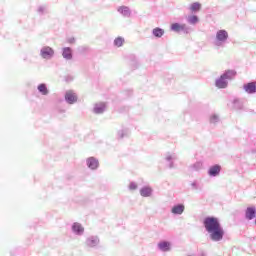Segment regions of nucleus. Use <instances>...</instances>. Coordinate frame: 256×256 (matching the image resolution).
<instances>
[{
    "mask_svg": "<svg viewBox=\"0 0 256 256\" xmlns=\"http://www.w3.org/2000/svg\"><path fill=\"white\" fill-rule=\"evenodd\" d=\"M203 225L209 235L210 241L214 243H219V241H223V237H225V230L218 218L215 217H206L203 221Z\"/></svg>",
    "mask_w": 256,
    "mask_h": 256,
    "instance_id": "nucleus-1",
    "label": "nucleus"
},
{
    "mask_svg": "<svg viewBox=\"0 0 256 256\" xmlns=\"http://www.w3.org/2000/svg\"><path fill=\"white\" fill-rule=\"evenodd\" d=\"M229 43V32L225 29L217 30L212 38V45L215 49H224Z\"/></svg>",
    "mask_w": 256,
    "mask_h": 256,
    "instance_id": "nucleus-2",
    "label": "nucleus"
},
{
    "mask_svg": "<svg viewBox=\"0 0 256 256\" xmlns=\"http://www.w3.org/2000/svg\"><path fill=\"white\" fill-rule=\"evenodd\" d=\"M237 76V71L235 70H226L224 73L216 78L215 80V87L217 89H227L229 87V81H233Z\"/></svg>",
    "mask_w": 256,
    "mask_h": 256,
    "instance_id": "nucleus-3",
    "label": "nucleus"
},
{
    "mask_svg": "<svg viewBox=\"0 0 256 256\" xmlns=\"http://www.w3.org/2000/svg\"><path fill=\"white\" fill-rule=\"evenodd\" d=\"M39 56L45 61H51V59L55 57V49H53L51 46H43L40 49Z\"/></svg>",
    "mask_w": 256,
    "mask_h": 256,
    "instance_id": "nucleus-4",
    "label": "nucleus"
},
{
    "mask_svg": "<svg viewBox=\"0 0 256 256\" xmlns=\"http://www.w3.org/2000/svg\"><path fill=\"white\" fill-rule=\"evenodd\" d=\"M64 99L68 105H75L79 101V96L73 90H67L64 95Z\"/></svg>",
    "mask_w": 256,
    "mask_h": 256,
    "instance_id": "nucleus-5",
    "label": "nucleus"
},
{
    "mask_svg": "<svg viewBox=\"0 0 256 256\" xmlns=\"http://www.w3.org/2000/svg\"><path fill=\"white\" fill-rule=\"evenodd\" d=\"M71 231L74 235H77V237H81L85 233V228L81 223L74 222L71 226Z\"/></svg>",
    "mask_w": 256,
    "mask_h": 256,
    "instance_id": "nucleus-6",
    "label": "nucleus"
},
{
    "mask_svg": "<svg viewBox=\"0 0 256 256\" xmlns=\"http://www.w3.org/2000/svg\"><path fill=\"white\" fill-rule=\"evenodd\" d=\"M86 166L90 171H97L99 169V160L95 157H88L86 159Z\"/></svg>",
    "mask_w": 256,
    "mask_h": 256,
    "instance_id": "nucleus-7",
    "label": "nucleus"
},
{
    "mask_svg": "<svg viewBox=\"0 0 256 256\" xmlns=\"http://www.w3.org/2000/svg\"><path fill=\"white\" fill-rule=\"evenodd\" d=\"M99 243H101V241L97 236H89L88 238H86L85 241L86 247H90V249H95V247H99Z\"/></svg>",
    "mask_w": 256,
    "mask_h": 256,
    "instance_id": "nucleus-8",
    "label": "nucleus"
},
{
    "mask_svg": "<svg viewBox=\"0 0 256 256\" xmlns=\"http://www.w3.org/2000/svg\"><path fill=\"white\" fill-rule=\"evenodd\" d=\"M165 161L169 169H175V161H177V154L167 153L165 156Z\"/></svg>",
    "mask_w": 256,
    "mask_h": 256,
    "instance_id": "nucleus-9",
    "label": "nucleus"
},
{
    "mask_svg": "<svg viewBox=\"0 0 256 256\" xmlns=\"http://www.w3.org/2000/svg\"><path fill=\"white\" fill-rule=\"evenodd\" d=\"M208 175L209 177H219V175H221V165L216 164L210 166L208 169Z\"/></svg>",
    "mask_w": 256,
    "mask_h": 256,
    "instance_id": "nucleus-10",
    "label": "nucleus"
},
{
    "mask_svg": "<svg viewBox=\"0 0 256 256\" xmlns=\"http://www.w3.org/2000/svg\"><path fill=\"white\" fill-rule=\"evenodd\" d=\"M245 93L248 95H255L256 93V82H249L243 85Z\"/></svg>",
    "mask_w": 256,
    "mask_h": 256,
    "instance_id": "nucleus-11",
    "label": "nucleus"
},
{
    "mask_svg": "<svg viewBox=\"0 0 256 256\" xmlns=\"http://www.w3.org/2000/svg\"><path fill=\"white\" fill-rule=\"evenodd\" d=\"M172 215H183L185 213V205L184 204H175L171 208Z\"/></svg>",
    "mask_w": 256,
    "mask_h": 256,
    "instance_id": "nucleus-12",
    "label": "nucleus"
},
{
    "mask_svg": "<svg viewBox=\"0 0 256 256\" xmlns=\"http://www.w3.org/2000/svg\"><path fill=\"white\" fill-rule=\"evenodd\" d=\"M107 109V106L103 102L96 103L93 108V112L96 115H101L105 113V110Z\"/></svg>",
    "mask_w": 256,
    "mask_h": 256,
    "instance_id": "nucleus-13",
    "label": "nucleus"
},
{
    "mask_svg": "<svg viewBox=\"0 0 256 256\" xmlns=\"http://www.w3.org/2000/svg\"><path fill=\"white\" fill-rule=\"evenodd\" d=\"M62 57L66 61H71L73 59V50L70 47H64L62 49Z\"/></svg>",
    "mask_w": 256,
    "mask_h": 256,
    "instance_id": "nucleus-14",
    "label": "nucleus"
},
{
    "mask_svg": "<svg viewBox=\"0 0 256 256\" xmlns=\"http://www.w3.org/2000/svg\"><path fill=\"white\" fill-rule=\"evenodd\" d=\"M158 249L159 251H162L163 253H167L171 251V243L167 241H161L158 243Z\"/></svg>",
    "mask_w": 256,
    "mask_h": 256,
    "instance_id": "nucleus-15",
    "label": "nucleus"
},
{
    "mask_svg": "<svg viewBox=\"0 0 256 256\" xmlns=\"http://www.w3.org/2000/svg\"><path fill=\"white\" fill-rule=\"evenodd\" d=\"M141 197H151L153 195V188L151 186H144L140 189Z\"/></svg>",
    "mask_w": 256,
    "mask_h": 256,
    "instance_id": "nucleus-16",
    "label": "nucleus"
},
{
    "mask_svg": "<svg viewBox=\"0 0 256 256\" xmlns=\"http://www.w3.org/2000/svg\"><path fill=\"white\" fill-rule=\"evenodd\" d=\"M256 209L255 207H248L245 212V217L248 221L255 219Z\"/></svg>",
    "mask_w": 256,
    "mask_h": 256,
    "instance_id": "nucleus-17",
    "label": "nucleus"
},
{
    "mask_svg": "<svg viewBox=\"0 0 256 256\" xmlns=\"http://www.w3.org/2000/svg\"><path fill=\"white\" fill-rule=\"evenodd\" d=\"M117 11L123 17H131V9L127 6H120L118 7Z\"/></svg>",
    "mask_w": 256,
    "mask_h": 256,
    "instance_id": "nucleus-18",
    "label": "nucleus"
},
{
    "mask_svg": "<svg viewBox=\"0 0 256 256\" xmlns=\"http://www.w3.org/2000/svg\"><path fill=\"white\" fill-rule=\"evenodd\" d=\"M186 21L188 25H197L199 23V16L197 15H189L186 17Z\"/></svg>",
    "mask_w": 256,
    "mask_h": 256,
    "instance_id": "nucleus-19",
    "label": "nucleus"
},
{
    "mask_svg": "<svg viewBox=\"0 0 256 256\" xmlns=\"http://www.w3.org/2000/svg\"><path fill=\"white\" fill-rule=\"evenodd\" d=\"M38 93H41L44 96L49 95V89L47 88V84L41 83L37 86Z\"/></svg>",
    "mask_w": 256,
    "mask_h": 256,
    "instance_id": "nucleus-20",
    "label": "nucleus"
},
{
    "mask_svg": "<svg viewBox=\"0 0 256 256\" xmlns=\"http://www.w3.org/2000/svg\"><path fill=\"white\" fill-rule=\"evenodd\" d=\"M152 35L154 37H157V39H161V37L163 35H165V30H163L162 28L156 27L152 30Z\"/></svg>",
    "mask_w": 256,
    "mask_h": 256,
    "instance_id": "nucleus-21",
    "label": "nucleus"
},
{
    "mask_svg": "<svg viewBox=\"0 0 256 256\" xmlns=\"http://www.w3.org/2000/svg\"><path fill=\"white\" fill-rule=\"evenodd\" d=\"M181 33H184L185 35H189V33H193V27L182 23L181 24Z\"/></svg>",
    "mask_w": 256,
    "mask_h": 256,
    "instance_id": "nucleus-22",
    "label": "nucleus"
},
{
    "mask_svg": "<svg viewBox=\"0 0 256 256\" xmlns=\"http://www.w3.org/2000/svg\"><path fill=\"white\" fill-rule=\"evenodd\" d=\"M190 187L192 191H201L203 189V186H201V183L197 180L191 182Z\"/></svg>",
    "mask_w": 256,
    "mask_h": 256,
    "instance_id": "nucleus-23",
    "label": "nucleus"
},
{
    "mask_svg": "<svg viewBox=\"0 0 256 256\" xmlns=\"http://www.w3.org/2000/svg\"><path fill=\"white\" fill-rule=\"evenodd\" d=\"M128 136H129V129H127V128H122L121 130H119L117 132L118 139H123Z\"/></svg>",
    "mask_w": 256,
    "mask_h": 256,
    "instance_id": "nucleus-24",
    "label": "nucleus"
},
{
    "mask_svg": "<svg viewBox=\"0 0 256 256\" xmlns=\"http://www.w3.org/2000/svg\"><path fill=\"white\" fill-rule=\"evenodd\" d=\"M232 103H233V107H234L237 111L243 110V101H241V100H239V99H234Z\"/></svg>",
    "mask_w": 256,
    "mask_h": 256,
    "instance_id": "nucleus-25",
    "label": "nucleus"
},
{
    "mask_svg": "<svg viewBox=\"0 0 256 256\" xmlns=\"http://www.w3.org/2000/svg\"><path fill=\"white\" fill-rule=\"evenodd\" d=\"M192 171H201V169H203V162L198 161L194 164H192L191 166Z\"/></svg>",
    "mask_w": 256,
    "mask_h": 256,
    "instance_id": "nucleus-26",
    "label": "nucleus"
},
{
    "mask_svg": "<svg viewBox=\"0 0 256 256\" xmlns=\"http://www.w3.org/2000/svg\"><path fill=\"white\" fill-rule=\"evenodd\" d=\"M190 11L192 12H197V11H201V3L199 2H194L190 5Z\"/></svg>",
    "mask_w": 256,
    "mask_h": 256,
    "instance_id": "nucleus-27",
    "label": "nucleus"
},
{
    "mask_svg": "<svg viewBox=\"0 0 256 256\" xmlns=\"http://www.w3.org/2000/svg\"><path fill=\"white\" fill-rule=\"evenodd\" d=\"M123 43H125V38H123L121 36L115 38V40H114L115 47H123Z\"/></svg>",
    "mask_w": 256,
    "mask_h": 256,
    "instance_id": "nucleus-28",
    "label": "nucleus"
},
{
    "mask_svg": "<svg viewBox=\"0 0 256 256\" xmlns=\"http://www.w3.org/2000/svg\"><path fill=\"white\" fill-rule=\"evenodd\" d=\"M171 31H174V33H181V24L173 23L171 25Z\"/></svg>",
    "mask_w": 256,
    "mask_h": 256,
    "instance_id": "nucleus-29",
    "label": "nucleus"
},
{
    "mask_svg": "<svg viewBox=\"0 0 256 256\" xmlns=\"http://www.w3.org/2000/svg\"><path fill=\"white\" fill-rule=\"evenodd\" d=\"M220 119H219V115L217 114H212L210 116V123L211 125H216V123H219Z\"/></svg>",
    "mask_w": 256,
    "mask_h": 256,
    "instance_id": "nucleus-30",
    "label": "nucleus"
},
{
    "mask_svg": "<svg viewBox=\"0 0 256 256\" xmlns=\"http://www.w3.org/2000/svg\"><path fill=\"white\" fill-rule=\"evenodd\" d=\"M37 13H39V15H45V13H47V6L40 5L37 9Z\"/></svg>",
    "mask_w": 256,
    "mask_h": 256,
    "instance_id": "nucleus-31",
    "label": "nucleus"
},
{
    "mask_svg": "<svg viewBox=\"0 0 256 256\" xmlns=\"http://www.w3.org/2000/svg\"><path fill=\"white\" fill-rule=\"evenodd\" d=\"M137 183H135V182H130V184H129V186H128V189L130 190V191H137Z\"/></svg>",
    "mask_w": 256,
    "mask_h": 256,
    "instance_id": "nucleus-32",
    "label": "nucleus"
},
{
    "mask_svg": "<svg viewBox=\"0 0 256 256\" xmlns=\"http://www.w3.org/2000/svg\"><path fill=\"white\" fill-rule=\"evenodd\" d=\"M78 51H80V53H85L86 51H89V47L81 46L78 48Z\"/></svg>",
    "mask_w": 256,
    "mask_h": 256,
    "instance_id": "nucleus-33",
    "label": "nucleus"
},
{
    "mask_svg": "<svg viewBox=\"0 0 256 256\" xmlns=\"http://www.w3.org/2000/svg\"><path fill=\"white\" fill-rule=\"evenodd\" d=\"M199 256H207L205 252H201Z\"/></svg>",
    "mask_w": 256,
    "mask_h": 256,
    "instance_id": "nucleus-34",
    "label": "nucleus"
},
{
    "mask_svg": "<svg viewBox=\"0 0 256 256\" xmlns=\"http://www.w3.org/2000/svg\"><path fill=\"white\" fill-rule=\"evenodd\" d=\"M73 41H74V39H71V40H70V43H73Z\"/></svg>",
    "mask_w": 256,
    "mask_h": 256,
    "instance_id": "nucleus-35",
    "label": "nucleus"
}]
</instances>
